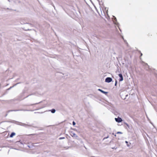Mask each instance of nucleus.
Instances as JSON below:
<instances>
[{"mask_svg": "<svg viewBox=\"0 0 157 157\" xmlns=\"http://www.w3.org/2000/svg\"><path fill=\"white\" fill-rule=\"evenodd\" d=\"M115 120L118 123L121 122L122 121V119L119 117H118L117 118H115Z\"/></svg>", "mask_w": 157, "mask_h": 157, "instance_id": "nucleus-1", "label": "nucleus"}, {"mask_svg": "<svg viewBox=\"0 0 157 157\" xmlns=\"http://www.w3.org/2000/svg\"><path fill=\"white\" fill-rule=\"evenodd\" d=\"M112 79L110 77L107 78L105 80V81L106 82H110L112 81Z\"/></svg>", "mask_w": 157, "mask_h": 157, "instance_id": "nucleus-2", "label": "nucleus"}, {"mask_svg": "<svg viewBox=\"0 0 157 157\" xmlns=\"http://www.w3.org/2000/svg\"><path fill=\"white\" fill-rule=\"evenodd\" d=\"M119 76L120 77V78L119 80L120 81H122L123 80V77L122 75L121 74H120L119 75Z\"/></svg>", "mask_w": 157, "mask_h": 157, "instance_id": "nucleus-3", "label": "nucleus"}, {"mask_svg": "<svg viewBox=\"0 0 157 157\" xmlns=\"http://www.w3.org/2000/svg\"><path fill=\"white\" fill-rule=\"evenodd\" d=\"M98 90L99 91H100L101 92V93H102L106 95L108 94V92H105L100 89H98Z\"/></svg>", "mask_w": 157, "mask_h": 157, "instance_id": "nucleus-4", "label": "nucleus"}, {"mask_svg": "<svg viewBox=\"0 0 157 157\" xmlns=\"http://www.w3.org/2000/svg\"><path fill=\"white\" fill-rule=\"evenodd\" d=\"M15 135V133L12 132V133H11V134L10 135V137H12L13 136Z\"/></svg>", "mask_w": 157, "mask_h": 157, "instance_id": "nucleus-5", "label": "nucleus"}, {"mask_svg": "<svg viewBox=\"0 0 157 157\" xmlns=\"http://www.w3.org/2000/svg\"><path fill=\"white\" fill-rule=\"evenodd\" d=\"M51 111L52 112V113H55V111H56V110L55 109H52L51 110Z\"/></svg>", "mask_w": 157, "mask_h": 157, "instance_id": "nucleus-6", "label": "nucleus"}, {"mask_svg": "<svg viewBox=\"0 0 157 157\" xmlns=\"http://www.w3.org/2000/svg\"><path fill=\"white\" fill-rule=\"evenodd\" d=\"M72 123L74 125H75V123L74 121H73Z\"/></svg>", "mask_w": 157, "mask_h": 157, "instance_id": "nucleus-7", "label": "nucleus"}, {"mask_svg": "<svg viewBox=\"0 0 157 157\" xmlns=\"http://www.w3.org/2000/svg\"><path fill=\"white\" fill-rule=\"evenodd\" d=\"M117 134H118V133L121 134V133H122L121 132H117Z\"/></svg>", "mask_w": 157, "mask_h": 157, "instance_id": "nucleus-8", "label": "nucleus"}, {"mask_svg": "<svg viewBox=\"0 0 157 157\" xmlns=\"http://www.w3.org/2000/svg\"><path fill=\"white\" fill-rule=\"evenodd\" d=\"M117 81H116V82H115V86H116V85H117Z\"/></svg>", "mask_w": 157, "mask_h": 157, "instance_id": "nucleus-9", "label": "nucleus"}, {"mask_svg": "<svg viewBox=\"0 0 157 157\" xmlns=\"http://www.w3.org/2000/svg\"><path fill=\"white\" fill-rule=\"evenodd\" d=\"M64 137H61L59 138V139H64Z\"/></svg>", "mask_w": 157, "mask_h": 157, "instance_id": "nucleus-10", "label": "nucleus"}, {"mask_svg": "<svg viewBox=\"0 0 157 157\" xmlns=\"http://www.w3.org/2000/svg\"><path fill=\"white\" fill-rule=\"evenodd\" d=\"M125 143H128V142L127 141H125Z\"/></svg>", "mask_w": 157, "mask_h": 157, "instance_id": "nucleus-11", "label": "nucleus"}, {"mask_svg": "<svg viewBox=\"0 0 157 157\" xmlns=\"http://www.w3.org/2000/svg\"><path fill=\"white\" fill-rule=\"evenodd\" d=\"M142 55V53H141V56H141Z\"/></svg>", "mask_w": 157, "mask_h": 157, "instance_id": "nucleus-12", "label": "nucleus"}, {"mask_svg": "<svg viewBox=\"0 0 157 157\" xmlns=\"http://www.w3.org/2000/svg\"><path fill=\"white\" fill-rule=\"evenodd\" d=\"M35 134H31V135H34Z\"/></svg>", "mask_w": 157, "mask_h": 157, "instance_id": "nucleus-13", "label": "nucleus"}, {"mask_svg": "<svg viewBox=\"0 0 157 157\" xmlns=\"http://www.w3.org/2000/svg\"><path fill=\"white\" fill-rule=\"evenodd\" d=\"M115 136H116V135H115Z\"/></svg>", "mask_w": 157, "mask_h": 157, "instance_id": "nucleus-14", "label": "nucleus"}]
</instances>
